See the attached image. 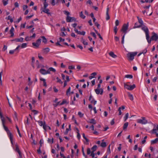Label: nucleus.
I'll return each mask as SVG.
<instances>
[{"label": "nucleus", "mask_w": 158, "mask_h": 158, "mask_svg": "<svg viewBox=\"0 0 158 158\" xmlns=\"http://www.w3.org/2000/svg\"><path fill=\"white\" fill-rule=\"evenodd\" d=\"M2 123L4 128L7 132L11 144L12 145H13L14 143L13 141V135L10 132V131L9 130L8 128L6 126H5V120H4L3 119H2Z\"/></svg>", "instance_id": "nucleus-1"}, {"label": "nucleus", "mask_w": 158, "mask_h": 158, "mask_svg": "<svg viewBox=\"0 0 158 158\" xmlns=\"http://www.w3.org/2000/svg\"><path fill=\"white\" fill-rule=\"evenodd\" d=\"M153 35L151 37L150 39L149 40V35H148V39H146L148 43L149 44H150L151 41L155 40V41H158V35L157 34L154 32L152 33Z\"/></svg>", "instance_id": "nucleus-2"}, {"label": "nucleus", "mask_w": 158, "mask_h": 158, "mask_svg": "<svg viewBox=\"0 0 158 158\" xmlns=\"http://www.w3.org/2000/svg\"><path fill=\"white\" fill-rule=\"evenodd\" d=\"M137 52H130L127 54V57L128 59L130 60H132L134 59V57L137 54Z\"/></svg>", "instance_id": "nucleus-3"}, {"label": "nucleus", "mask_w": 158, "mask_h": 158, "mask_svg": "<svg viewBox=\"0 0 158 158\" xmlns=\"http://www.w3.org/2000/svg\"><path fill=\"white\" fill-rule=\"evenodd\" d=\"M153 129L151 131L152 134H155L156 136L158 137V125L156 124H154Z\"/></svg>", "instance_id": "nucleus-4"}, {"label": "nucleus", "mask_w": 158, "mask_h": 158, "mask_svg": "<svg viewBox=\"0 0 158 158\" xmlns=\"http://www.w3.org/2000/svg\"><path fill=\"white\" fill-rule=\"evenodd\" d=\"M142 29L145 32L146 39H148L149 33V30L147 27L145 25L142 26Z\"/></svg>", "instance_id": "nucleus-5"}, {"label": "nucleus", "mask_w": 158, "mask_h": 158, "mask_svg": "<svg viewBox=\"0 0 158 158\" xmlns=\"http://www.w3.org/2000/svg\"><path fill=\"white\" fill-rule=\"evenodd\" d=\"M128 23H127L126 24H124L122 27L121 29V31L124 33L125 35L127 32V30L128 29Z\"/></svg>", "instance_id": "nucleus-6"}, {"label": "nucleus", "mask_w": 158, "mask_h": 158, "mask_svg": "<svg viewBox=\"0 0 158 158\" xmlns=\"http://www.w3.org/2000/svg\"><path fill=\"white\" fill-rule=\"evenodd\" d=\"M142 119H138L137 120V122L142 124H146L148 123V121L145 119V118L142 117Z\"/></svg>", "instance_id": "nucleus-7"}, {"label": "nucleus", "mask_w": 158, "mask_h": 158, "mask_svg": "<svg viewBox=\"0 0 158 158\" xmlns=\"http://www.w3.org/2000/svg\"><path fill=\"white\" fill-rule=\"evenodd\" d=\"M41 39H38L37 40L36 42L32 43V45L34 46L35 48H38L41 43Z\"/></svg>", "instance_id": "nucleus-8"}, {"label": "nucleus", "mask_w": 158, "mask_h": 158, "mask_svg": "<svg viewBox=\"0 0 158 158\" xmlns=\"http://www.w3.org/2000/svg\"><path fill=\"white\" fill-rule=\"evenodd\" d=\"M40 73L43 75H46L47 74H50V72L48 71V70L46 71L45 69H41L40 70Z\"/></svg>", "instance_id": "nucleus-9"}, {"label": "nucleus", "mask_w": 158, "mask_h": 158, "mask_svg": "<svg viewBox=\"0 0 158 158\" xmlns=\"http://www.w3.org/2000/svg\"><path fill=\"white\" fill-rule=\"evenodd\" d=\"M125 87L127 89L130 90H132L135 87V84L131 85H125Z\"/></svg>", "instance_id": "nucleus-10"}, {"label": "nucleus", "mask_w": 158, "mask_h": 158, "mask_svg": "<svg viewBox=\"0 0 158 158\" xmlns=\"http://www.w3.org/2000/svg\"><path fill=\"white\" fill-rule=\"evenodd\" d=\"M95 91L97 94H100L102 95L103 93V90L102 89H95Z\"/></svg>", "instance_id": "nucleus-11"}, {"label": "nucleus", "mask_w": 158, "mask_h": 158, "mask_svg": "<svg viewBox=\"0 0 158 158\" xmlns=\"http://www.w3.org/2000/svg\"><path fill=\"white\" fill-rule=\"evenodd\" d=\"M66 22H70L75 20L74 17H72L70 16H67L66 18Z\"/></svg>", "instance_id": "nucleus-12"}, {"label": "nucleus", "mask_w": 158, "mask_h": 158, "mask_svg": "<svg viewBox=\"0 0 158 158\" xmlns=\"http://www.w3.org/2000/svg\"><path fill=\"white\" fill-rule=\"evenodd\" d=\"M89 100L91 101V103H93L94 105H95L97 101L94 100L91 95L90 96Z\"/></svg>", "instance_id": "nucleus-13"}, {"label": "nucleus", "mask_w": 158, "mask_h": 158, "mask_svg": "<svg viewBox=\"0 0 158 158\" xmlns=\"http://www.w3.org/2000/svg\"><path fill=\"white\" fill-rule=\"evenodd\" d=\"M23 38L22 37H20L19 38L15 39L14 40H11V41H15L16 42H23Z\"/></svg>", "instance_id": "nucleus-14"}, {"label": "nucleus", "mask_w": 158, "mask_h": 158, "mask_svg": "<svg viewBox=\"0 0 158 158\" xmlns=\"http://www.w3.org/2000/svg\"><path fill=\"white\" fill-rule=\"evenodd\" d=\"M109 8H107L106 9V19L107 20H109L110 19V17L109 15Z\"/></svg>", "instance_id": "nucleus-15"}, {"label": "nucleus", "mask_w": 158, "mask_h": 158, "mask_svg": "<svg viewBox=\"0 0 158 158\" xmlns=\"http://www.w3.org/2000/svg\"><path fill=\"white\" fill-rule=\"evenodd\" d=\"M14 28L13 27H12L11 29L10 30V33L11 34L10 37H12L14 35Z\"/></svg>", "instance_id": "nucleus-16"}, {"label": "nucleus", "mask_w": 158, "mask_h": 158, "mask_svg": "<svg viewBox=\"0 0 158 158\" xmlns=\"http://www.w3.org/2000/svg\"><path fill=\"white\" fill-rule=\"evenodd\" d=\"M109 55L113 58H115L117 57V56L114 54V53L112 52H111L109 53Z\"/></svg>", "instance_id": "nucleus-17"}, {"label": "nucleus", "mask_w": 158, "mask_h": 158, "mask_svg": "<svg viewBox=\"0 0 158 158\" xmlns=\"http://www.w3.org/2000/svg\"><path fill=\"white\" fill-rule=\"evenodd\" d=\"M137 19H138V20L139 21V23L141 26L143 25V22L142 19L139 18V17H137Z\"/></svg>", "instance_id": "nucleus-18"}, {"label": "nucleus", "mask_w": 158, "mask_h": 158, "mask_svg": "<svg viewBox=\"0 0 158 158\" xmlns=\"http://www.w3.org/2000/svg\"><path fill=\"white\" fill-rule=\"evenodd\" d=\"M44 52L45 53H47L50 51V49L48 48H47L43 49Z\"/></svg>", "instance_id": "nucleus-19"}, {"label": "nucleus", "mask_w": 158, "mask_h": 158, "mask_svg": "<svg viewBox=\"0 0 158 158\" xmlns=\"http://www.w3.org/2000/svg\"><path fill=\"white\" fill-rule=\"evenodd\" d=\"M97 75V73L96 72H94L91 74V76H89V78L90 79H91L93 78L94 77V76L96 75Z\"/></svg>", "instance_id": "nucleus-20"}, {"label": "nucleus", "mask_w": 158, "mask_h": 158, "mask_svg": "<svg viewBox=\"0 0 158 158\" xmlns=\"http://www.w3.org/2000/svg\"><path fill=\"white\" fill-rule=\"evenodd\" d=\"M49 10L48 9H47L46 8H44V10H42V11L44 12L45 13H46L48 14H50V13L49 12Z\"/></svg>", "instance_id": "nucleus-21"}, {"label": "nucleus", "mask_w": 158, "mask_h": 158, "mask_svg": "<svg viewBox=\"0 0 158 158\" xmlns=\"http://www.w3.org/2000/svg\"><path fill=\"white\" fill-rule=\"evenodd\" d=\"M48 71H49L50 72V71H52L53 72H55L56 71V70L55 69L52 67H50L48 69Z\"/></svg>", "instance_id": "nucleus-22"}, {"label": "nucleus", "mask_w": 158, "mask_h": 158, "mask_svg": "<svg viewBox=\"0 0 158 158\" xmlns=\"http://www.w3.org/2000/svg\"><path fill=\"white\" fill-rule=\"evenodd\" d=\"M128 125V122L125 123L124 124L123 126V130H124L125 129H126L127 128Z\"/></svg>", "instance_id": "nucleus-23"}, {"label": "nucleus", "mask_w": 158, "mask_h": 158, "mask_svg": "<svg viewBox=\"0 0 158 158\" xmlns=\"http://www.w3.org/2000/svg\"><path fill=\"white\" fill-rule=\"evenodd\" d=\"M142 26L140 25L138 23H136L135 24V26L134 27V28H137V27H141Z\"/></svg>", "instance_id": "nucleus-24"}, {"label": "nucleus", "mask_w": 158, "mask_h": 158, "mask_svg": "<svg viewBox=\"0 0 158 158\" xmlns=\"http://www.w3.org/2000/svg\"><path fill=\"white\" fill-rule=\"evenodd\" d=\"M90 123H92L95 124L96 123V122L94 119H90L89 122Z\"/></svg>", "instance_id": "nucleus-25"}, {"label": "nucleus", "mask_w": 158, "mask_h": 158, "mask_svg": "<svg viewBox=\"0 0 158 158\" xmlns=\"http://www.w3.org/2000/svg\"><path fill=\"white\" fill-rule=\"evenodd\" d=\"M158 141V138H156L154 140H152L151 141V144H155L157 143Z\"/></svg>", "instance_id": "nucleus-26"}, {"label": "nucleus", "mask_w": 158, "mask_h": 158, "mask_svg": "<svg viewBox=\"0 0 158 158\" xmlns=\"http://www.w3.org/2000/svg\"><path fill=\"white\" fill-rule=\"evenodd\" d=\"M97 146L96 145L94 146L91 148L92 152H94L96 150Z\"/></svg>", "instance_id": "nucleus-27"}, {"label": "nucleus", "mask_w": 158, "mask_h": 158, "mask_svg": "<svg viewBox=\"0 0 158 158\" xmlns=\"http://www.w3.org/2000/svg\"><path fill=\"white\" fill-rule=\"evenodd\" d=\"M41 38H42L43 42L44 43H46L47 42V40L44 36H41Z\"/></svg>", "instance_id": "nucleus-28"}, {"label": "nucleus", "mask_w": 158, "mask_h": 158, "mask_svg": "<svg viewBox=\"0 0 158 158\" xmlns=\"http://www.w3.org/2000/svg\"><path fill=\"white\" fill-rule=\"evenodd\" d=\"M71 90V87H69V88L67 89L66 91V94L68 96L70 94V91Z\"/></svg>", "instance_id": "nucleus-29"}, {"label": "nucleus", "mask_w": 158, "mask_h": 158, "mask_svg": "<svg viewBox=\"0 0 158 158\" xmlns=\"http://www.w3.org/2000/svg\"><path fill=\"white\" fill-rule=\"evenodd\" d=\"M100 146L101 147L104 148L106 146V143L105 142H102L101 143Z\"/></svg>", "instance_id": "nucleus-30"}, {"label": "nucleus", "mask_w": 158, "mask_h": 158, "mask_svg": "<svg viewBox=\"0 0 158 158\" xmlns=\"http://www.w3.org/2000/svg\"><path fill=\"white\" fill-rule=\"evenodd\" d=\"M81 41L83 43V44L84 45H88V43L87 42H85V40L83 38H81Z\"/></svg>", "instance_id": "nucleus-31"}, {"label": "nucleus", "mask_w": 158, "mask_h": 158, "mask_svg": "<svg viewBox=\"0 0 158 158\" xmlns=\"http://www.w3.org/2000/svg\"><path fill=\"white\" fill-rule=\"evenodd\" d=\"M77 129V138H78V139H79L80 138V137H81V135H80L79 133V131L78 129V128H77L76 129Z\"/></svg>", "instance_id": "nucleus-32"}, {"label": "nucleus", "mask_w": 158, "mask_h": 158, "mask_svg": "<svg viewBox=\"0 0 158 158\" xmlns=\"http://www.w3.org/2000/svg\"><path fill=\"white\" fill-rule=\"evenodd\" d=\"M125 77L126 78H129L131 79L133 78V76L131 75L127 74V75H126L125 76Z\"/></svg>", "instance_id": "nucleus-33"}, {"label": "nucleus", "mask_w": 158, "mask_h": 158, "mask_svg": "<svg viewBox=\"0 0 158 158\" xmlns=\"http://www.w3.org/2000/svg\"><path fill=\"white\" fill-rule=\"evenodd\" d=\"M128 96L130 100L132 101L133 100V97L132 94H128Z\"/></svg>", "instance_id": "nucleus-34"}, {"label": "nucleus", "mask_w": 158, "mask_h": 158, "mask_svg": "<svg viewBox=\"0 0 158 158\" xmlns=\"http://www.w3.org/2000/svg\"><path fill=\"white\" fill-rule=\"evenodd\" d=\"M80 17L83 18V19H85V16L83 15V12L81 11L80 13Z\"/></svg>", "instance_id": "nucleus-35"}, {"label": "nucleus", "mask_w": 158, "mask_h": 158, "mask_svg": "<svg viewBox=\"0 0 158 158\" xmlns=\"http://www.w3.org/2000/svg\"><path fill=\"white\" fill-rule=\"evenodd\" d=\"M82 135L83 138L87 142H88L89 140L86 137L85 134L83 133Z\"/></svg>", "instance_id": "nucleus-36"}, {"label": "nucleus", "mask_w": 158, "mask_h": 158, "mask_svg": "<svg viewBox=\"0 0 158 158\" xmlns=\"http://www.w3.org/2000/svg\"><path fill=\"white\" fill-rule=\"evenodd\" d=\"M64 13L65 15H67V16H69V15H70V13L67 11H64Z\"/></svg>", "instance_id": "nucleus-37"}, {"label": "nucleus", "mask_w": 158, "mask_h": 158, "mask_svg": "<svg viewBox=\"0 0 158 158\" xmlns=\"http://www.w3.org/2000/svg\"><path fill=\"white\" fill-rule=\"evenodd\" d=\"M66 103H67V101L66 100H65V99H63L62 102L61 103H60V105L61 106Z\"/></svg>", "instance_id": "nucleus-38"}, {"label": "nucleus", "mask_w": 158, "mask_h": 158, "mask_svg": "<svg viewBox=\"0 0 158 158\" xmlns=\"http://www.w3.org/2000/svg\"><path fill=\"white\" fill-rule=\"evenodd\" d=\"M38 123L39 125L40 126H43L44 125V122L43 123L42 121H38Z\"/></svg>", "instance_id": "nucleus-39"}, {"label": "nucleus", "mask_w": 158, "mask_h": 158, "mask_svg": "<svg viewBox=\"0 0 158 158\" xmlns=\"http://www.w3.org/2000/svg\"><path fill=\"white\" fill-rule=\"evenodd\" d=\"M27 46V44L26 43H23L22 44L21 46V48H26Z\"/></svg>", "instance_id": "nucleus-40"}, {"label": "nucleus", "mask_w": 158, "mask_h": 158, "mask_svg": "<svg viewBox=\"0 0 158 158\" xmlns=\"http://www.w3.org/2000/svg\"><path fill=\"white\" fill-rule=\"evenodd\" d=\"M128 116H129V114H128V113H127L126 114L125 117H124L125 121H126V120H127V119L128 118Z\"/></svg>", "instance_id": "nucleus-41"}, {"label": "nucleus", "mask_w": 158, "mask_h": 158, "mask_svg": "<svg viewBox=\"0 0 158 158\" xmlns=\"http://www.w3.org/2000/svg\"><path fill=\"white\" fill-rule=\"evenodd\" d=\"M118 30V29L117 27L115 26L114 28V32L115 35H116L117 33Z\"/></svg>", "instance_id": "nucleus-42"}, {"label": "nucleus", "mask_w": 158, "mask_h": 158, "mask_svg": "<svg viewBox=\"0 0 158 158\" xmlns=\"http://www.w3.org/2000/svg\"><path fill=\"white\" fill-rule=\"evenodd\" d=\"M15 146H16L15 151L16 152H17L20 151L19 149L18 146L17 144H16V145Z\"/></svg>", "instance_id": "nucleus-43"}, {"label": "nucleus", "mask_w": 158, "mask_h": 158, "mask_svg": "<svg viewBox=\"0 0 158 158\" xmlns=\"http://www.w3.org/2000/svg\"><path fill=\"white\" fill-rule=\"evenodd\" d=\"M2 2L3 5L4 6H6L8 4V1H5V0H2Z\"/></svg>", "instance_id": "nucleus-44"}, {"label": "nucleus", "mask_w": 158, "mask_h": 158, "mask_svg": "<svg viewBox=\"0 0 158 158\" xmlns=\"http://www.w3.org/2000/svg\"><path fill=\"white\" fill-rule=\"evenodd\" d=\"M78 114L80 118L82 117L84 115V114H82L81 112H79Z\"/></svg>", "instance_id": "nucleus-45"}, {"label": "nucleus", "mask_w": 158, "mask_h": 158, "mask_svg": "<svg viewBox=\"0 0 158 158\" xmlns=\"http://www.w3.org/2000/svg\"><path fill=\"white\" fill-rule=\"evenodd\" d=\"M20 47V45H18L16 48L15 49V50L16 52V53H17L19 52V50H18L19 48Z\"/></svg>", "instance_id": "nucleus-46"}, {"label": "nucleus", "mask_w": 158, "mask_h": 158, "mask_svg": "<svg viewBox=\"0 0 158 158\" xmlns=\"http://www.w3.org/2000/svg\"><path fill=\"white\" fill-rule=\"evenodd\" d=\"M56 80H57V82H59L60 84H62L63 82H62L61 80L59 79L58 77H57L56 78Z\"/></svg>", "instance_id": "nucleus-47"}, {"label": "nucleus", "mask_w": 158, "mask_h": 158, "mask_svg": "<svg viewBox=\"0 0 158 158\" xmlns=\"http://www.w3.org/2000/svg\"><path fill=\"white\" fill-rule=\"evenodd\" d=\"M91 35L95 39H96V36L94 32H92L90 33Z\"/></svg>", "instance_id": "nucleus-48"}, {"label": "nucleus", "mask_w": 158, "mask_h": 158, "mask_svg": "<svg viewBox=\"0 0 158 158\" xmlns=\"http://www.w3.org/2000/svg\"><path fill=\"white\" fill-rule=\"evenodd\" d=\"M47 127V126L46 125V123L45 121L44 122V125L43 126V127L44 128V129L46 130V127Z\"/></svg>", "instance_id": "nucleus-49"}, {"label": "nucleus", "mask_w": 158, "mask_h": 158, "mask_svg": "<svg viewBox=\"0 0 158 158\" xmlns=\"http://www.w3.org/2000/svg\"><path fill=\"white\" fill-rule=\"evenodd\" d=\"M91 150L89 148L87 149V153L88 155H89L91 153Z\"/></svg>", "instance_id": "nucleus-50"}, {"label": "nucleus", "mask_w": 158, "mask_h": 158, "mask_svg": "<svg viewBox=\"0 0 158 158\" xmlns=\"http://www.w3.org/2000/svg\"><path fill=\"white\" fill-rule=\"evenodd\" d=\"M119 22L118 20H116L115 22V26L117 27L119 25Z\"/></svg>", "instance_id": "nucleus-51"}, {"label": "nucleus", "mask_w": 158, "mask_h": 158, "mask_svg": "<svg viewBox=\"0 0 158 158\" xmlns=\"http://www.w3.org/2000/svg\"><path fill=\"white\" fill-rule=\"evenodd\" d=\"M60 102H56V103L55 104H53V106L55 107H57L58 105H60Z\"/></svg>", "instance_id": "nucleus-52"}, {"label": "nucleus", "mask_w": 158, "mask_h": 158, "mask_svg": "<svg viewBox=\"0 0 158 158\" xmlns=\"http://www.w3.org/2000/svg\"><path fill=\"white\" fill-rule=\"evenodd\" d=\"M70 130L68 128H66L65 131L64 132V135H67L69 131Z\"/></svg>", "instance_id": "nucleus-53"}, {"label": "nucleus", "mask_w": 158, "mask_h": 158, "mask_svg": "<svg viewBox=\"0 0 158 158\" xmlns=\"http://www.w3.org/2000/svg\"><path fill=\"white\" fill-rule=\"evenodd\" d=\"M44 8H46L48 5V4L47 2H44Z\"/></svg>", "instance_id": "nucleus-54"}, {"label": "nucleus", "mask_w": 158, "mask_h": 158, "mask_svg": "<svg viewBox=\"0 0 158 158\" xmlns=\"http://www.w3.org/2000/svg\"><path fill=\"white\" fill-rule=\"evenodd\" d=\"M16 52V51L15 49L13 50H10L9 51V53L11 54H12L14 52Z\"/></svg>", "instance_id": "nucleus-55"}, {"label": "nucleus", "mask_w": 158, "mask_h": 158, "mask_svg": "<svg viewBox=\"0 0 158 158\" xmlns=\"http://www.w3.org/2000/svg\"><path fill=\"white\" fill-rule=\"evenodd\" d=\"M118 111H119V115H121L122 114V112L121 111V107H119L118 109Z\"/></svg>", "instance_id": "nucleus-56"}, {"label": "nucleus", "mask_w": 158, "mask_h": 158, "mask_svg": "<svg viewBox=\"0 0 158 158\" xmlns=\"http://www.w3.org/2000/svg\"><path fill=\"white\" fill-rule=\"evenodd\" d=\"M90 156H91L92 158H94L95 156V154L94 153V152H91Z\"/></svg>", "instance_id": "nucleus-57"}, {"label": "nucleus", "mask_w": 158, "mask_h": 158, "mask_svg": "<svg viewBox=\"0 0 158 158\" xmlns=\"http://www.w3.org/2000/svg\"><path fill=\"white\" fill-rule=\"evenodd\" d=\"M110 145L109 146V147L108 148L107 150V152L108 153V154H110Z\"/></svg>", "instance_id": "nucleus-58"}, {"label": "nucleus", "mask_w": 158, "mask_h": 158, "mask_svg": "<svg viewBox=\"0 0 158 158\" xmlns=\"http://www.w3.org/2000/svg\"><path fill=\"white\" fill-rule=\"evenodd\" d=\"M0 116L1 118L2 121V119H3L4 120H5L4 118L3 117L2 115V113L0 112Z\"/></svg>", "instance_id": "nucleus-59"}, {"label": "nucleus", "mask_w": 158, "mask_h": 158, "mask_svg": "<svg viewBox=\"0 0 158 158\" xmlns=\"http://www.w3.org/2000/svg\"><path fill=\"white\" fill-rule=\"evenodd\" d=\"M125 35H124L123 36V37H122V41H121V43H122V44H123V43H124Z\"/></svg>", "instance_id": "nucleus-60"}, {"label": "nucleus", "mask_w": 158, "mask_h": 158, "mask_svg": "<svg viewBox=\"0 0 158 158\" xmlns=\"http://www.w3.org/2000/svg\"><path fill=\"white\" fill-rule=\"evenodd\" d=\"M69 69H75V67L73 66H69Z\"/></svg>", "instance_id": "nucleus-61"}, {"label": "nucleus", "mask_w": 158, "mask_h": 158, "mask_svg": "<svg viewBox=\"0 0 158 158\" xmlns=\"http://www.w3.org/2000/svg\"><path fill=\"white\" fill-rule=\"evenodd\" d=\"M53 89L55 93H57L58 92V89H57L55 87H54L53 88Z\"/></svg>", "instance_id": "nucleus-62"}, {"label": "nucleus", "mask_w": 158, "mask_h": 158, "mask_svg": "<svg viewBox=\"0 0 158 158\" xmlns=\"http://www.w3.org/2000/svg\"><path fill=\"white\" fill-rule=\"evenodd\" d=\"M94 24L99 29V27L100 26V24H99L97 22H95Z\"/></svg>", "instance_id": "nucleus-63"}, {"label": "nucleus", "mask_w": 158, "mask_h": 158, "mask_svg": "<svg viewBox=\"0 0 158 158\" xmlns=\"http://www.w3.org/2000/svg\"><path fill=\"white\" fill-rule=\"evenodd\" d=\"M19 154V158H22V154L20 151L18 152Z\"/></svg>", "instance_id": "nucleus-64"}]
</instances>
